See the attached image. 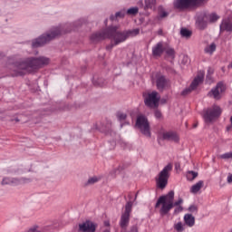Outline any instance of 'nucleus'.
<instances>
[{
  "label": "nucleus",
  "mask_w": 232,
  "mask_h": 232,
  "mask_svg": "<svg viewBox=\"0 0 232 232\" xmlns=\"http://www.w3.org/2000/svg\"><path fill=\"white\" fill-rule=\"evenodd\" d=\"M140 34V29L136 28L127 31H119V26L111 25L107 29L102 30L101 32L92 34L91 35L92 43H99L104 41V39H111V43L106 46V50H112L113 47L124 43L129 37H136Z\"/></svg>",
  "instance_id": "1"
},
{
  "label": "nucleus",
  "mask_w": 232,
  "mask_h": 232,
  "mask_svg": "<svg viewBox=\"0 0 232 232\" xmlns=\"http://www.w3.org/2000/svg\"><path fill=\"white\" fill-rule=\"evenodd\" d=\"M48 64H50V58L46 56L24 58L11 65L13 68V73L11 75L13 77L21 76L23 75V71L32 73L37 72V70H41V68H44V66H48Z\"/></svg>",
  "instance_id": "2"
},
{
  "label": "nucleus",
  "mask_w": 232,
  "mask_h": 232,
  "mask_svg": "<svg viewBox=\"0 0 232 232\" xmlns=\"http://www.w3.org/2000/svg\"><path fill=\"white\" fill-rule=\"evenodd\" d=\"M173 200H175V191L173 190H170L167 195L159 198L155 208H160V214L161 215V217H164V215H168L169 211H171L174 206H180V204L184 202L181 198H179L175 203L173 202Z\"/></svg>",
  "instance_id": "3"
},
{
  "label": "nucleus",
  "mask_w": 232,
  "mask_h": 232,
  "mask_svg": "<svg viewBox=\"0 0 232 232\" xmlns=\"http://www.w3.org/2000/svg\"><path fill=\"white\" fill-rule=\"evenodd\" d=\"M57 35H59V27H55L54 29L42 34L40 37L33 40L32 46L33 48L44 46V44H47V43H50V41H53Z\"/></svg>",
  "instance_id": "4"
},
{
  "label": "nucleus",
  "mask_w": 232,
  "mask_h": 232,
  "mask_svg": "<svg viewBox=\"0 0 232 232\" xmlns=\"http://www.w3.org/2000/svg\"><path fill=\"white\" fill-rule=\"evenodd\" d=\"M173 169V165L169 163L164 169L159 173L156 179V186L160 189H164L168 186V179H169V172Z\"/></svg>",
  "instance_id": "5"
},
{
  "label": "nucleus",
  "mask_w": 232,
  "mask_h": 232,
  "mask_svg": "<svg viewBox=\"0 0 232 232\" xmlns=\"http://www.w3.org/2000/svg\"><path fill=\"white\" fill-rule=\"evenodd\" d=\"M204 1L206 0H174L173 5L176 10L184 12V10H188V8H193V6L202 5Z\"/></svg>",
  "instance_id": "6"
},
{
  "label": "nucleus",
  "mask_w": 232,
  "mask_h": 232,
  "mask_svg": "<svg viewBox=\"0 0 232 232\" xmlns=\"http://www.w3.org/2000/svg\"><path fill=\"white\" fill-rule=\"evenodd\" d=\"M220 115H222V109H220L218 105H213L204 111L203 118L205 122H213V121L218 119Z\"/></svg>",
  "instance_id": "7"
},
{
  "label": "nucleus",
  "mask_w": 232,
  "mask_h": 232,
  "mask_svg": "<svg viewBox=\"0 0 232 232\" xmlns=\"http://www.w3.org/2000/svg\"><path fill=\"white\" fill-rule=\"evenodd\" d=\"M144 102L148 108H159V102H160V95L156 91L143 94Z\"/></svg>",
  "instance_id": "8"
},
{
  "label": "nucleus",
  "mask_w": 232,
  "mask_h": 232,
  "mask_svg": "<svg viewBox=\"0 0 232 232\" xmlns=\"http://www.w3.org/2000/svg\"><path fill=\"white\" fill-rule=\"evenodd\" d=\"M136 128H139L143 135L146 137H151V131L150 130V121L144 115L137 117Z\"/></svg>",
  "instance_id": "9"
},
{
  "label": "nucleus",
  "mask_w": 232,
  "mask_h": 232,
  "mask_svg": "<svg viewBox=\"0 0 232 232\" xmlns=\"http://www.w3.org/2000/svg\"><path fill=\"white\" fill-rule=\"evenodd\" d=\"M131 208H133V202L129 201L125 205V211L121 214L120 226L122 229H126L130 225V215H131Z\"/></svg>",
  "instance_id": "10"
},
{
  "label": "nucleus",
  "mask_w": 232,
  "mask_h": 232,
  "mask_svg": "<svg viewBox=\"0 0 232 232\" xmlns=\"http://www.w3.org/2000/svg\"><path fill=\"white\" fill-rule=\"evenodd\" d=\"M202 82H204V72L199 71L197 77L191 82L190 86L182 91L181 95H188V93H191L193 90H197V87L199 84H202Z\"/></svg>",
  "instance_id": "11"
},
{
  "label": "nucleus",
  "mask_w": 232,
  "mask_h": 232,
  "mask_svg": "<svg viewBox=\"0 0 232 232\" xmlns=\"http://www.w3.org/2000/svg\"><path fill=\"white\" fill-rule=\"evenodd\" d=\"M226 92V84L224 82H219L216 87L212 88L208 92V97L215 99V101H220L222 99V95Z\"/></svg>",
  "instance_id": "12"
},
{
  "label": "nucleus",
  "mask_w": 232,
  "mask_h": 232,
  "mask_svg": "<svg viewBox=\"0 0 232 232\" xmlns=\"http://www.w3.org/2000/svg\"><path fill=\"white\" fill-rule=\"evenodd\" d=\"M151 81L153 84H156L160 92L168 86V80H166V77L160 72L152 73Z\"/></svg>",
  "instance_id": "13"
},
{
  "label": "nucleus",
  "mask_w": 232,
  "mask_h": 232,
  "mask_svg": "<svg viewBox=\"0 0 232 232\" xmlns=\"http://www.w3.org/2000/svg\"><path fill=\"white\" fill-rule=\"evenodd\" d=\"M179 134L173 130H164L161 129L158 134V140H172L173 142H179Z\"/></svg>",
  "instance_id": "14"
},
{
  "label": "nucleus",
  "mask_w": 232,
  "mask_h": 232,
  "mask_svg": "<svg viewBox=\"0 0 232 232\" xmlns=\"http://www.w3.org/2000/svg\"><path fill=\"white\" fill-rule=\"evenodd\" d=\"M2 186H19L24 184V179L8 178L5 177L2 179Z\"/></svg>",
  "instance_id": "15"
},
{
  "label": "nucleus",
  "mask_w": 232,
  "mask_h": 232,
  "mask_svg": "<svg viewBox=\"0 0 232 232\" xmlns=\"http://www.w3.org/2000/svg\"><path fill=\"white\" fill-rule=\"evenodd\" d=\"M166 52V47L164 46V42H159L152 47L153 57H160Z\"/></svg>",
  "instance_id": "16"
},
{
  "label": "nucleus",
  "mask_w": 232,
  "mask_h": 232,
  "mask_svg": "<svg viewBox=\"0 0 232 232\" xmlns=\"http://www.w3.org/2000/svg\"><path fill=\"white\" fill-rule=\"evenodd\" d=\"M97 227L92 221H86L79 225V231L81 232H95Z\"/></svg>",
  "instance_id": "17"
},
{
  "label": "nucleus",
  "mask_w": 232,
  "mask_h": 232,
  "mask_svg": "<svg viewBox=\"0 0 232 232\" xmlns=\"http://www.w3.org/2000/svg\"><path fill=\"white\" fill-rule=\"evenodd\" d=\"M183 220L184 225L188 227H193L195 226V218L191 214H185Z\"/></svg>",
  "instance_id": "18"
},
{
  "label": "nucleus",
  "mask_w": 232,
  "mask_h": 232,
  "mask_svg": "<svg viewBox=\"0 0 232 232\" xmlns=\"http://www.w3.org/2000/svg\"><path fill=\"white\" fill-rule=\"evenodd\" d=\"M220 30L222 32H232V22L229 19H225L220 24Z\"/></svg>",
  "instance_id": "19"
},
{
  "label": "nucleus",
  "mask_w": 232,
  "mask_h": 232,
  "mask_svg": "<svg viewBox=\"0 0 232 232\" xmlns=\"http://www.w3.org/2000/svg\"><path fill=\"white\" fill-rule=\"evenodd\" d=\"M201 188H204V181L199 180L198 181L196 184L192 185L190 188V193H192L193 195H197V193H198V191H200Z\"/></svg>",
  "instance_id": "20"
},
{
  "label": "nucleus",
  "mask_w": 232,
  "mask_h": 232,
  "mask_svg": "<svg viewBox=\"0 0 232 232\" xmlns=\"http://www.w3.org/2000/svg\"><path fill=\"white\" fill-rule=\"evenodd\" d=\"M157 6V0H144V10H153Z\"/></svg>",
  "instance_id": "21"
},
{
  "label": "nucleus",
  "mask_w": 232,
  "mask_h": 232,
  "mask_svg": "<svg viewBox=\"0 0 232 232\" xmlns=\"http://www.w3.org/2000/svg\"><path fill=\"white\" fill-rule=\"evenodd\" d=\"M173 228L177 232H184V231H186V225L179 221V222L174 224Z\"/></svg>",
  "instance_id": "22"
},
{
  "label": "nucleus",
  "mask_w": 232,
  "mask_h": 232,
  "mask_svg": "<svg viewBox=\"0 0 232 232\" xmlns=\"http://www.w3.org/2000/svg\"><path fill=\"white\" fill-rule=\"evenodd\" d=\"M126 15V10H121L120 12H117L115 14L111 15L110 19L111 21H115V19H122Z\"/></svg>",
  "instance_id": "23"
},
{
  "label": "nucleus",
  "mask_w": 232,
  "mask_h": 232,
  "mask_svg": "<svg viewBox=\"0 0 232 232\" xmlns=\"http://www.w3.org/2000/svg\"><path fill=\"white\" fill-rule=\"evenodd\" d=\"M158 10H159V17H160V19H164V17H168L169 13L166 12V9H164L162 5H160Z\"/></svg>",
  "instance_id": "24"
},
{
  "label": "nucleus",
  "mask_w": 232,
  "mask_h": 232,
  "mask_svg": "<svg viewBox=\"0 0 232 232\" xmlns=\"http://www.w3.org/2000/svg\"><path fill=\"white\" fill-rule=\"evenodd\" d=\"M198 177V173L190 170L187 172V179L189 181L195 180Z\"/></svg>",
  "instance_id": "25"
},
{
  "label": "nucleus",
  "mask_w": 232,
  "mask_h": 232,
  "mask_svg": "<svg viewBox=\"0 0 232 232\" xmlns=\"http://www.w3.org/2000/svg\"><path fill=\"white\" fill-rule=\"evenodd\" d=\"M215 50H217V45L215 44H210L209 45L206 46L205 53L211 55Z\"/></svg>",
  "instance_id": "26"
},
{
  "label": "nucleus",
  "mask_w": 232,
  "mask_h": 232,
  "mask_svg": "<svg viewBox=\"0 0 232 232\" xmlns=\"http://www.w3.org/2000/svg\"><path fill=\"white\" fill-rule=\"evenodd\" d=\"M127 15H137L139 14V8L137 6L130 7L126 11Z\"/></svg>",
  "instance_id": "27"
},
{
  "label": "nucleus",
  "mask_w": 232,
  "mask_h": 232,
  "mask_svg": "<svg viewBox=\"0 0 232 232\" xmlns=\"http://www.w3.org/2000/svg\"><path fill=\"white\" fill-rule=\"evenodd\" d=\"M165 52L168 57H170L171 59H175V50L173 48L165 49Z\"/></svg>",
  "instance_id": "28"
},
{
  "label": "nucleus",
  "mask_w": 232,
  "mask_h": 232,
  "mask_svg": "<svg viewBox=\"0 0 232 232\" xmlns=\"http://www.w3.org/2000/svg\"><path fill=\"white\" fill-rule=\"evenodd\" d=\"M180 34L182 35V37H191V31L183 28L180 31Z\"/></svg>",
  "instance_id": "29"
},
{
  "label": "nucleus",
  "mask_w": 232,
  "mask_h": 232,
  "mask_svg": "<svg viewBox=\"0 0 232 232\" xmlns=\"http://www.w3.org/2000/svg\"><path fill=\"white\" fill-rule=\"evenodd\" d=\"M127 115L124 112H118L117 113V119L120 121V122H123V121H126Z\"/></svg>",
  "instance_id": "30"
},
{
  "label": "nucleus",
  "mask_w": 232,
  "mask_h": 232,
  "mask_svg": "<svg viewBox=\"0 0 232 232\" xmlns=\"http://www.w3.org/2000/svg\"><path fill=\"white\" fill-rule=\"evenodd\" d=\"M218 15L217 14H211L208 15V21L210 23H215L216 21H218Z\"/></svg>",
  "instance_id": "31"
},
{
  "label": "nucleus",
  "mask_w": 232,
  "mask_h": 232,
  "mask_svg": "<svg viewBox=\"0 0 232 232\" xmlns=\"http://www.w3.org/2000/svg\"><path fill=\"white\" fill-rule=\"evenodd\" d=\"M214 70L211 67H208V73H207V81H208V82H211V75L214 73Z\"/></svg>",
  "instance_id": "32"
},
{
  "label": "nucleus",
  "mask_w": 232,
  "mask_h": 232,
  "mask_svg": "<svg viewBox=\"0 0 232 232\" xmlns=\"http://www.w3.org/2000/svg\"><path fill=\"white\" fill-rule=\"evenodd\" d=\"M99 180V178L97 177H92V178H90L87 181V184L89 185H92V184H96V182Z\"/></svg>",
  "instance_id": "33"
},
{
  "label": "nucleus",
  "mask_w": 232,
  "mask_h": 232,
  "mask_svg": "<svg viewBox=\"0 0 232 232\" xmlns=\"http://www.w3.org/2000/svg\"><path fill=\"white\" fill-rule=\"evenodd\" d=\"M219 157L220 159H224V160L232 159V151L222 154Z\"/></svg>",
  "instance_id": "34"
},
{
  "label": "nucleus",
  "mask_w": 232,
  "mask_h": 232,
  "mask_svg": "<svg viewBox=\"0 0 232 232\" xmlns=\"http://www.w3.org/2000/svg\"><path fill=\"white\" fill-rule=\"evenodd\" d=\"M198 208H197V206H195V205H191L189 208H188V211L190 212V213H197V211H198Z\"/></svg>",
  "instance_id": "35"
},
{
  "label": "nucleus",
  "mask_w": 232,
  "mask_h": 232,
  "mask_svg": "<svg viewBox=\"0 0 232 232\" xmlns=\"http://www.w3.org/2000/svg\"><path fill=\"white\" fill-rule=\"evenodd\" d=\"M189 63V58L188 56H183L182 64H188Z\"/></svg>",
  "instance_id": "36"
},
{
  "label": "nucleus",
  "mask_w": 232,
  "mask_h": 232,
  "mask_svg": "<svg viewBox=\"0 0 232 232\" xmlns=\"http://www.w3.org/2000/svg\"><path fill=\"white\" fill-rule=\"evenodd\" d=\"M38 227H39L34 226V227L29 228L28 232H39V230H37Z\"/></svg>",
  "instance_id": "37"
},
{
  "label": "nucleus",
  "mask_w": 232,
  "mask_h": 232,
  "mask_svg": "<svg viewBox=\"0 0 232 232\" xmlns=\"http://www.w3.org/2000/svg\"><path fill=\"white\" fill-rule=\"evenodd\" d=\"M155 117L156 119H160V117H162V113L160 111H156Z\"/></svg>",
  "instance_id": "38"
},
{
  "label": "nucleus",
  "mask_w": 232,
  "mask_h": 232,
  "mask_svg": "<svg viewBox=\"0 0 232 232\" xmlns=\"http://www.w3.org/2000/svg\"><path fill=\"white\" fill-rule=\"evenodd\" d=\"M129 232H139V227H137V226H133Z\"/></svg>",
  "instance_id": "39"
},
{
  "label": "nucleus",
  "mask_w": 232,
  "mask_h": 232,
  "mask_svg": "<svg viewBox=\"0 0 232 232\" xmlns=\"http://www.w3.org/2000/svg\"><path fill=\"white\" fill-rule=\"evenodd\" d=\"M103 225L106 227L105 229H110V221H108V220L104 221Z\"/></svg>",
  "instance_id": "40"
},
{
  "label": "nucleus",
  "mask_w": 232,
  "mask_h": 232,
  "mask_svg": "<svg viewBox=\"0 0 232 232\" xmlns=\"http://www.w3.org/2000/svg\"><path fill=\"white\" fill-rule=\"evenodd\" d=\"M227 181L228 182V184L232 183V174H229L227 178Z\"/></svg>",
  "instance_id": "41"
},
{
  "label": "nucleus",
  "mask_w": 232,
  "mask_h": 232,
  "mask_svg": "<svg viewBox=\"0 0 232 232\" xmlns=\"http://www.w3.org/2000/svg\"><path fill=\"white\" fill-rule=\"evenodd\" d=\"M231 130H232V123L227 126V131H231Z\"/></svg>",
  "instance_id": "42"
},
{
  "label": "nucleus",
  "mask_w": 232,
  "mask_h": 232,
  "mask_svg": "<svg viewBox=\"0 0 232 232\" xmlns=\"http://www.w3.org/2000/svg\"><path fill=\"white\" fill-rule=\"evenodd\" d=\"M83 20H79L78 22H76L75 24H73V26H77L78 24H81V23H82Z\"/></svg>",
  "instance_id": "43"
},
{
  "label": "nucleus",
  "mask_w": 232,
  "mask_h": 232,
  "mask_svg": "<svg viewBox=\"0 0 232 232\" xmlns=\"http://www.w3.org/2000/svg\"><path fill=\"white\" fill-rule=\"evenodd\" d=\"M102 232H111V228H105Z\"/></svg>",
  "instance_id": "44"
},
{
  "label": "nucleus",
  "mask_w": 232,
  "mask_h": 232,
  "mask_svg": "<svg viewBox=\"0 0 232 232\" xmlns=\"http://www.w3.org/2000/svg\"><path fill=\"white\" fill-rule=\"evenodd\" d=\"M158 35H162V29H160V30L158 31Z\"/></svg>",
  "instance_id": "45"
},
{
  "label": "nucleus",
  "mask_w": 232,
  "mask_h": 232,
  "mask_svg": "<svg viewBox=\"0 0 232 232\" xmlns=\"http://www.w3.org/2000/svg\"><path fill=\"white\" fill-rule=\"evenodd\" d=\"M196 23L198 24V26H200V20L198 18L196 20Z\"/></svg>",
  "instance_id": "46"
},
{
  "label": "nucleus",
  "mask_w": 232,
  "mask_h": 232,
  "mask_svg": "<svg viewBox=\"0 0 232 232\" xmlns=\"http://www.w3.org/2000/svg\"><path fill=\"white\" fill-rule=\"evenodd\" d=\"M178 211H182V208H181V207H179V208H178Z\"/></svg>",
  "instance_id": "47"
},
{
  "label": "nucleus",
  "mask_w": 232,
  "mask_h": 232,
  "mask_svg": "<svg viewBox=\"0 0 232 232\" xmlns=\"http://www.w3.org/2000/svg\"><path fill=\"white\" fill-rule=\"evenodd\" d=\"M230 122H231V124H232V116L230 117Z\"/></svg>",
  "instance_id": "48"
},
{
  "label": "nucleus",
  "mask_w": 232,
  "mask_h": 232,
  "mask_svg": "<svg viewBox=\"0 0 232 232\" xmlns=\"http://www.w3.org/2000/svg\"><path fill=\"white\" fill-rule=\"evenodd\" d=\"M122 126H124V123H121V128H122Z\"/></svg>",
  "instance_id": "49"
},
{
  "label": "nucleus",
  "mask_w": 232,
  "mask_h": 232,
  "mask_svg": "<svg viewBox=\"0 0 232 232\" xmlns=\"http://www.w3.org/2000/svg\"><path fill=\"white\" fill-rule=\"evenodd\" d=\"M194 128H197V123H196V124H194Z\"/></svg>",
  "instance_id": "50"
},
{
  "label": "nucleus",
  "mask_w": 232,
  "mask_h": 232,
  "mask_svg": "<svg viewBox=\"0 0 232 232\" xmlns=\"http://www.w3.org/2000/svg\"><path fill=\"white\" fill-rule=\"evenodd\" d=\"M62 32H63V31H62V30H60V34H62Z\"/></svg>",
  "instance_id": "51"
}]
</instances>
